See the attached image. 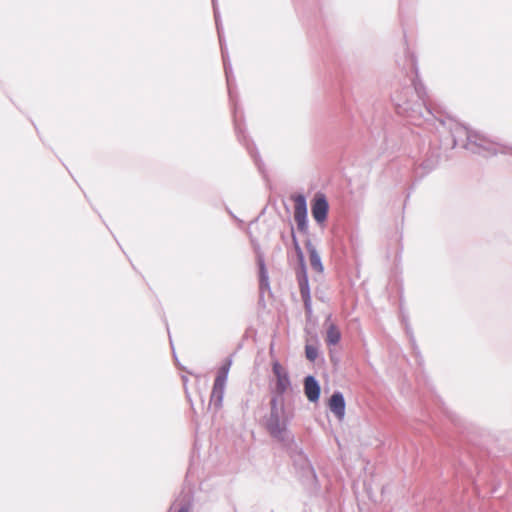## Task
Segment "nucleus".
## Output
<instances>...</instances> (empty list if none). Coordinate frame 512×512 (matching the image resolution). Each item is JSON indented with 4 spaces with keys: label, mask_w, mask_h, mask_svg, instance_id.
Listing matches in <instances>:
<instances>
[{
    "label": "nucleus",
    "mask_w": 512,
    "mask_h": 512,
    "mask_svg": "<svg viewBox=\"0 0 512 512\" xmlns=\"http://www.w3.org/2000/svg\"><path fill=\"white\" fill-rule=\"evenodd\" d=\"M305 354L310 361H314L318 356V350L312 345H306Z\"/></svg>",
    "instance_id": "obj_11"
},
{
    "label": "nucleus",
    "mask_w": 512,
    "mask_h": 512,
    "mask_svg": "<svg viewBox=\"0 0 512 512\" xmlns=\"http://www.w3.org/2000/svg\"><path fill=\"white\" fill-rule=\"evenodd\" d=\"M294 219L299 227L304 226L307 215L306 199L303 195L293 197Z\"/></svg>",
    "instance_id": "obj_5"
},
{
    "label": "nucleus",
    "mask_w": 512,
    "mask_h": 512,
    "mask_svg": "<svg viewBox=\"0 0 512 512\" xmlns=\"http://www.w3.org/2000/svg\"><path fill=\"white\" fill-rule=\"evenodd\" d=\"M300 292H301V296H302V299L304 301L306 309L310 310V301H311V299H310V292H309L308 283H307L306 280L304 282L300 283Z\"/></svg>",
    "instance_id": "obj_10"
},
{
    "label": "nucleus",
    "mask_w": 512,
    "mask_h": 512,
    "mask_svg": "<svg viewBox=\"0 0 512 512\" xmlns=\"http://www.w3.org/2000/svg\"><path fill=\"white\" fill-rule=\"evenodd\" d=\"M328 207V202L325 196L322 194L316 195L311 209L313 218L319 223L325 221L327 218Z\"/></svg>",
    "instance_id": "obj_3"
},
{
    "label": "nucleus",
    "mask_w": 512,
    "mask_h": 512,
    "mask_svg": "<svg viewBox=\"0 0 512 512\" xmlns=\"http://www.w3.org/2000/svg\"><path fill=\"white\" fill-rule=\"evenodd\" d=\"M178 512H189L187 507H182Z\"/></svg>",
    "instance_id": "obj_12"
},
{
    "label": "nucleus",
    "mask_w": 512,
    "mask_h": 512,
    "mask_svg": "<svg viewBox=\"0 0 512 512\" xmlns=\"http://www.w3.org/2000/svg\"><path fill=\"white\" fill-rule=\"evenodd\" d=\"M341 339V333L338 327L334 324H330L326 332V342L328 345H336Z\"/></svg>",
    "instance_id": "obj_8"
},
{
    "label": "nucleus",
    "mask_w": 512,
    "mask_h": 512,
    "mask_svg": "<svg viewBox=\"0 0 512 512\" xmlns=\"http://www.w3.org/2000/svg\"><path fill=\"white\" fill-rule=\"evenodd\" d=\"M309 260H310V264H311L312 268L316 272L323 271V266L321 263L320 256L318 255L317 251L312 247L309 249Z\"/></svg>",
    "instance_id": "obj_9"
},
{
    "label": "nucleus",
    "mask_w": 512,
    "mask_h": 512,
    "mask_svg": "<svg viewBox=\"0 0 512 512\" xmlns=\"http://www.w3.org/2000/svg\"><path fill=\"white\" fill-rule=\"evenodd\" d=\"M329 409L331 412L334 413V415L339 419L342 420L345 415V401L344 397L340 392H335L330 400H329Z\"/></svg>",
    "instance_id": "obj_6"
},
{
    "label": "nucleus",
    "mask_w": 512,
    "mask_h": 512,
    "mask_svg": "<svg viewBox=\"0 0 512 512\" xmlns=\"http://www.w3.org/2000/svg\"><path fill=\"white\" fill-rule=\"evenodd\" d=\"M304 390L309 401L316 402L319 399L320 387L313 376L305 378Z\"/></svg>",
    "instance_id": "obj_7"
},
{
    "label": "nucleus",
    "mask_w": 512,
    "mask_h": 512,
    "mask_svg": "<svg viewBox=\"0 0 512 512\" xmlns=\"http://www.w3.org/2000/svg\"><path fill=\"white\" fill-rule=\"evenodd\" d=\"M229 366L222 367L214 381L212 390V399H216L218 402L222 401L224 388L228 377Z\"/></svg>",
    "instance_id": "obj_4"
},
{
    "label": "nucleus",
    "mask_w": 512,
    "mask_h": 512,
    "mask_svg": "<svg viewBox=\"0 0 512 512\" xmlns=\"http://www.w3.org/2000/svg\"><path fill=\"white\" fill-rule=\"evenodd\" d=\"M288 416L285 414L282 400L273 398L271 400V413L267 421L269 433L276 438H281L286 430Z\"/></svg>",
    "instance_id": "obj_1"
},
{
    "label": "nucleus",
    "mask_w": 512,
    "mask_h": 512,
    "mask_svg": "<svg viewBox=\"0 0 512 512\" xmlns=\"http://www.w3.org/2000/svg\"><path fill=\"white\" fill-rule=\"evenodd\" d=\"M272 370L276 378L275 390L279 395H282L290 388L288 372L278 361L273 362Z\"/></svg>",
    "instance_id": "obj_2"
}]
</instances>
